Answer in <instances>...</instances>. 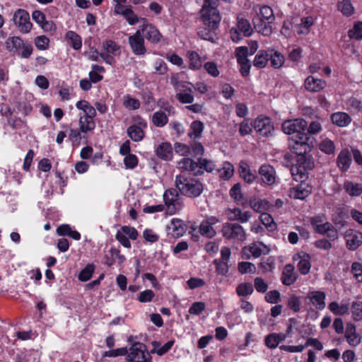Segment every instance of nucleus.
I'll use <instances>...</instances> for the list:
<instances>
[{
    "label": "nucleus",
    "mask_w": 362,
    "mask_h": 362,
    "mask_svg": "<svg viewBox=\"0 0 362 362\" xmlns=\"http://www.w3.org/2000/svg\"><path fill=\"white\" fill-rule=\"evenodd\" d=\"M218 6L219 0H204L199 11L200 19L204 27L199 28L197 34L204 40L214 41L215 31L221 21Z\"/></svg>",
    "instance_id": "nucleus-1"
},
{
    "label": "nucleus",
    "mask_w": 362,
    "mask_h": 362,
    "mask_svg": "<svg viewBox=\"0 0 362 362\" xmlns=\"http://www.w3.org/2000/svg\"><path fill=\"white\" fill-rule=\"evenodd\" d=\"M175 185L182 195L189 198L199 197L204 191V185L199 180L185 173L175 176Z\"/></svg>",
    "instance_id": "nucleus-2"
},
{
    "label": "nucleus",
    "mask_w": 362,
    "mask_h": 362,
    "mask_svg": "<svg viewBox=\"0 0 362 362\" xmlns=\"http://www.w3.org/2000/svg\"><path fill=\"white\" fill-rule=\"evenodd\" d=\"M291 158L293 156L289 153L284 154V158L288 161H291ZM296 163L292 165L291 171L295 180L298 179H307L308 170H312L314 166V159L310 153L300 155V156H295L293 158Z\"/></svg>",
    "instance_id": "nucleus-3"
},
{
    "label": "nucleus",
    "mask_w": 362,
    "mask_h": 362,
    "mask_svg": "<svg viewBox=\"0 0 362 362\" xmlns=\"http://www.w3.org/2000/svg\"><path fill=\"white\" fill-rule=\"evenodd\" d=\"M5 49L13 56L21 59H28L33 52V47L28 41L19 36H10L5 41Z\"/></svg>",
    "instance_id": "nucleus-4"
},
{
    "label": "nucleus",
    "mask_w": 362,
    "mask_h": 362,
    "mask_svg": "<svg viewBox=\"0 0 362 362\" xmlns=\"http://www.w3.org/2000/svg\"><path fill=\"white\" fill-rule=\"evenodd\" d=\"M308 122L302 118L285 120L281 124L282 131L286 134H295L292 139L308 136L306 129Z\"/></svg>",
    "instance_id": "nucleus-5"
},
{
    "label": "nucleus",
    "mask_w": 362,
    "mask_h": 362,
    "mask_svg": "<svg viewBox=\"0 0 362 362\" xmlns=\"http://www.w3.org/2000/svg\"><path fill=\"white\" fill-rule=\"evenodd\" d=\"M151 356L146 349V346L141 342L134 343L127 355V362H152Z\"/></svg>",
    "instance_id": "nucleus-6"
},
{
    "label": "nucleus",
    "mask_w": 362,
    "mask_h": 362,
    "mask_svg": "<svg viewBox=\"0 0 362 362\" xmlns=\"http://www.w3.org/2000/svg\"><path fill=\"white\" fill-rule=\"evenodd\" d=\"M314 138L308 135L302 136L298 139H291L289 142V148L295 156H300L310 153Z\"/></svg>",
    "instance_id": "nucleus-7"
},
{
    "label": "nucleus",
    "mask_w": 362,
    "mask_h": 362,
    "mask_svg": "<svg viewBox=\"0 0 362 362\" xmlns=\"http://www.w3.org/2000/svg\"><path fill=\"white\" fill-rule=\"evenodd\" d=\"M254 129L262 137L268 138L274 136V127L272 119L263 115L257 116L253 121Z\"/></svg>",
    "instance_id": "nucleus-8"
},
{
    "label": "nucleus",
    "mask_w": 362,
    "mask_h": 362,
    "mask_svg": "<svg viewBox=\"0 0 362 362\" xmlns=\"http://www.w3.org/2000/svg\"><path fill=\"white\" fill-rule=\"evenodd\" d=\"M163 201L167 207V213L173 215L182 209V203L177 189L170 188L163 193Z\"/></svg>",
    "instance_id": "nucleus-9"
},
{
    "label": "nucleus",
    "mask_w": 362,
    "mask_h": 362,
    "mask_svg": "<svg viewBox=\"0 0 362 362\" xmlns=\"http://www.w3.org/2000/svg\"><path fill=\"white\" fill-rule=\"evenodd\" d=\"M223 238L227 240L243 242L246 240V233L239 223H225L221 229Z\"/></svg>",
    "instance_id": "nucleus-10"
},
{
    "label": "nucleus",
    "mask_w": 362,
    "mask_h": 362,
    "mask_svg": "<svg viewBox=\"0 0 362 362\" xmlns=\"http://www.w3.org/2000/svg\"><path fill=\"white\" fill-rule=\"evenodd\" d=\"M136 124L130 125L127 129L128 136L135 142H139L144 139L145 136V132L148 127L146 119L140 116L137 117V119H134Z\"/></svg>",
    "instance_id": "nucleus-11"
},
{
    "label": "nucleus",
    "mask_w": 362,
    "mask_h": 362,
    "mask_svg": "<svg viewBox=\"0 0 362 362\" xmlns=\"http://www.w3.org/2000/svg\"><path fill=\"white\" fill-rule=\"evenodd\" d=\"M13 21L19 31L23 34L30 33L33 28L29 13L25 9L19 8L16 10L13 14Z\"/></svg>",
    "instance_id": "nucleus-12"
},
{
    "label": "nucleus",
    "mask_w": 362,
    "mask_h": 362,
    "mask_svg": "<svg viewBox=\"0 0 362 362\" xmlns=\"http://www.w3.org/2000/svg\"><path fill=\"white\" fill-rule=\"evenodd\" d=\"M186 230L187 225L184 221L180 218H173L166 226L167 235L172 238L177 239L182 237Z\"/></svg>",
    "instance_id": "nucleus-13"
},
{
    "label": "nucleus",
    "mask_w": 362,
    "mask_h": 362,
    "mask_svg": "<svg viewBox=\"0 0 362 362\" xmlns=\"http://www.w3.org/2000/svg\"><path fill=\"white\" fill-rule=\"evenodd\" d=\"M128 42L132 52L135 55H143L146 52L144 45V38L140 30H137L134 35L128 37Z\"/></svg>",
    "instance_id": "nucleus-14"
},
{
    "label": "nucleus",
    "mask_w": 362,
    "mask_h": 362,
    "mask_svg": "<svg viewBox=\"0 0 362 362\" xmlns=\"http://www.w3.org/2000/svg\"><path fill=\"white\" fill-rule=\"evenodd\" d=\"M262 182L268 186L273 185L276 182V170L269 164H264L258 170Z\"/></svg>",
    "instance_id": "nucleus-15"
},
{
    "label": "nucleus",
    "mask_w": 362,
    "mask_h": 362,
    "mask_svg": "<svg viewBox=\"0 0 362 362\" xmlns=\"http://www.w3.org/2000/svg\"><path fill=\"white\" fill-rule=\"evenodd\" d=\"M300 182L296 187H293L291 190V197L303 200L308 197L312 192V186L305 182L306 179H298Z\"/></svg>",
    "instance_id": "nucleus-16"
},
{
    "label": "nucleus",
    "mask_w": 362,
    "mask_h": 362,
    "mask_svg": "<svg viewBox=\"0 0 362 362\" xmlns=\"http://www.w3.org/2000/svg\"><path fill=\"white\" fill-rule=\"evenodd\" d=\"M346 245L348 250L354 251L362 245V233L347 230L345 233Z\"/></svg>",
    "instance_id": "nucleus-17"
},
{
    "label": "nucleus",
    "mask_w": 362,
    "mask_h": 362,
    "mask_svg": "<svg viewBox=\"0 0 362 362\" xmlns=\"http://www.w3.org/2000/svg\"><path fill=\"white\" fill-rule=\"evenodd\" d=\"M248 204L254 211L260 214L269 211L272 207V204L268 200L256 196L251 197Z\"/></svg>",
    "instance_id": "nucleus-18"
},
{
    "label": "nucleus",
    "mask_w": 362,
    "mask_h": 362,
    "mask_svg": "<svg viewBox=\"0 0 362 362\" xmlns=\"http://www.w3.org/2000/svg\"><path fill=\"white\" fill-rule=\"evenodd\" d=\"M252 23L255 30L264 36H269L272 33V23L266 19L254 15Z\"/></svg>",
    "instance_id": "nucleus-19"
},
{
    "label": "nucleus",
    "mask_w": 362,
    "mask_h": 362,
    "mask_svg": "<svg viewBox=\"0 0 362 362\" xmlns=\"http://www.w3.org/2000/svg\"><path fill=\"white\" fill-rule=\"evenodd\" d=\"M337 166L341 173H346L352 163L351 155L348 148L341 150L337 158Z\"/></svg>",
    "instance_id": "nucleus-20"
},
{
    "label": "nucleus",
    "mask_w": 362,
    "mask_h": 362,
    "mask_svg": "<svg viewBox=\"0 0 362 362\" xmlns=\"http://www.w3.org/2000/svg\"><path fill=\"white\" fill-rule=\"evenodd\" d=\"M327 86L325 80L317 78L313 76H308L304 83L305 88L311 93L320 92Z\"/></svg>",
    "instance_id": "nucleus-21"
},
{
    "label": "nucleus",
    "mask_w": 362,
    "mask_h": 362,
    "mask_svg": "<svg viewBox=\"0 0 362 362\" xmlns=\"http://www.w3.org/2000/svg\"><path fill=\"white\" fill-rule=\"evenodd\" d=\"M238 172L240 177L247 184L253 183L258 178L251 170L249 164L244 160L240 162Z\"/></svg>",
    "instance_id": "nucleus-22"
},
{
    "label": "nucleus",
    "mask_w": 362,
    "mask_h": 362,
    "mask_svg": "<svg viewBox=\"0 0 362 362\" xmlns=\"http://www.w3.org/2000/svg\"><path fill=\"white\" fill-rule=\"evenodd\" d=\"M298 277L295 272L294 266L291 264H286L282 272L281 282L285 286H291L295 283Z\"/></svg>",
    "instance_id": "nucleus-23"
},
{
    "label": "nucleus",
    "mask_w": 362,
    "mask_h": 362,
    "mask_svg": "<svg viewBox=\"0 0 362 362\" xmlns=\"http://www.w3.org/2000/svg\"><path fill=\"white\" fill-rule=\"evenodd\" d=\"M330 119L332 124L339 127H348L351 121V117L345 112H336L331 115Z\"/></svg>",
    "instance_id": "nucleus-24"
},
{
    "label": "nucleus",
    "mask_w": 362,
    "mask_h": 362,
    "mask_svg": "<svg viewBox=\"0 0 362 362\" xmlns=\"http://www.w3.org/2000/svg\"><path fill=\"white\" fill-rule=\"evenodd\" d=\"M315 232L320 235H326L330 240H334L338 238L337 229L328 221L317 226L315 229Z\"/></svg>",
    "instance_id": "nucleus-25"
},
{
    "label": "nucleus",
    "mask_w": 362,
    "mask_h": 362,
    "mask_svg": "<svg viewBox=\"0 0 362 362\" xmlns=\"http://www.w3.org/2000/svg\"><path fill=\"white\" fill-rule=\"evenodd\" d=\"M315 24V21L313 16H308L302 17L300 23L296 25V32L298 35H307L310 33L311 28Z\"/></svg>",
    "instance_id": "nucleus-26"
},
{
    "label": "nucleus",
    "mask_w": 362,
    "mask_h": 362,
    "mask_svg": "<svg viewBox=\"0 0 362 362\" xmlns=\"http://www.w3.org/2000/svg\"><path fill=\"white\" fill-rule=\"evenodd\" d=\"M142 33L144 36L153 43H157L160 40L161 35L159 30L152 24L144 25Z\"/></svg>",
    "instance_id": "nucleus-27"
},
{
    "label": "nucleus",
    "mask_w": 362,
    "mask_h": 362,
    "mask_svg": "<svg viewBox=\"0 0 362 362\" xmlns=\"http://www.w3.org/2000/svg\"><path fill=\"white\" fill-rule=\"evenodd\" d=\"M297 255L300 259L297 264L299 272L302 275L308 274L311 268L310 255L304 252H299Z\"/></svg>",
    "instance_id": "nucleus-28"
},
{
    "label": "nucleus",
    "mask_w": 362,
    "mask_h": 362,
    "mask_svg": "<svg viewBox=\"0 0 362 362\" xmlns=\"http://www.w3.org/2000/svg\"><path fill=\"white\" fill-rule=\"evenodd\" d=\"M286 339L284 333H271L265 337L264 344L270 349H276L280 343Z\"/></svg>",
    "instance_id": "nucleus-29"
},
{
    "label": "nucleus",
    "mask_w": 362,
    "mask_h": 362,
    "mask_svg": "<svg viewBox=\"0 0 362 362\" xmlns=\"http://www.w3.org/2000/svg\"><path fill=\"white\" fill-rule=\"evenodd\" d=\"M197 171L195 173V176L202 175L204 171L212 173L216 168V165L213 160L203 158H197Z\"/></svg>",
    "instance_id": "nucleus-30"
},
{
    "label": "nucleus",
    "mask_w": 362,
    "mask_h": 362,
    "mask_svg": "<svg viewBox=\"0 0 362 362\" xmlns=\"http://www.w3.org/2000/svg\"><path fill=\"white\" fill-rule=\"evenodd\" d=\"M157 156L163 160H170L173 158V148L169 142H163L156 148Z\"/></svg>",
    "instance_id": "nucleus-31"
},
{
    "label": "nucleus",
    "mask_w": 362,
    "mask_h": 362,
    "mask_svg": "<svg viewBox=\"0 0 362 362\" xmlns=\"http://www.w3.org/2000/svg\"><path fill=\"white\" fill-rule=\"evenodd\" d=\"M204 129V124L200 120H194L190 124L188 136L193 141L200 139Z\"/></svg>",
    "instance_id": "nucleus-32"
},
{
    "label": "nucleus",
    "mask_w": 362,
    "mask_h": 362,
    "mask_svg": "<svg viewBox=\"0 0 362 362\" xmlns=\"http://www.w3.org/2000/svg\"><path fill=\"white\" fill-rule=\"evenodd\" d=\"M308 298L313 305L317 309L322 310L325 307V298L326 295L324 291H316L308 293Z\"/></svg>",
    "instance_id": "nucleus-33"
},
{
    "label": "nucleus",
    "mask_w": 362,
    "mask_h": 362,
    "mask_svg": "<svg viewBox=\"0 0 362 362\" xmlns=\"http://www.w3.org/2000/svg\"><path fill=\"white\" fill-rule=\"evenodd\" d=\"M269 60V52L268 49H260L255 55L253 60V65L258 69H263L267 66Z\"/></svg>",
    "instance_id": "nucleus-34"
},
{
    "label": "nucleus",
    "mask_w": 362,
    "mask_h": 362,
    "mask_svg": "<svg viewBox=\"0 0 362 362\" xmlns=\"http://www.w3.org/2000/svg\"><path fill=\"white\" fill-rule=\"evenodd\" d=\"M269 61H270L271 66L274 69H279L283 66L285 62V57L284 54L274 49H269Z\"/></svg>",
    "instance_id": "nucleus-35"
},
{
    "label": "nucleus",
    "mask_w": 362,
    "mask_h": 362,
    "mask_svg": "<svg viewBox=\"0 0 362 362\" xmlns=\"http://www.w3.org/2000/svg\"><path fill=\"white\" fill-rule=\"evenodd\" d=\"M337 10L346 17H350L355 13V8L351 0H342L337 4Z\"/></svg>",
    "instance_id": "nucleus-36"
},
{
    "label": "nucleus",
    "mask_w": 362,
    "mask_h": 362,
    "mask_svg": "<svg viewBox=\"0 0 362 362\" xmlns=\"http://www.w3.org/2000/svg\"><path fill=\"white\" fill-rule=\"evenodd\" d=\"M187 56L189 60V69L197 71L202 68V59L196 51H188Z\"/></svg>",
    "instance_id": "nucleus-37"
},
{
    "label": "nucleus",
    "mask_w": 362,
    "mask_h": 362,
    "mask_svg": "<svg viewBox=\"0 0 362 362\" xmlns=\"http://www.w3.org/2000/svg\"><path fill=\"white\" fill-rule=\"evenodd\" d=\"M180 168L188 172H191L194 176H195V173L197 171V160H194L190 158H183L179 162Z\"/></svg>",
    "instance_id": "nucleus-38"
},
{
    "label": "nucleus",
    "mask_w": 362,
    "mask_h": 362,
    "mask_svg": "<svg viewBox=\"0 0 362 362\" xmlns=\"http://www.w3.org/2000/svg\"><path fill=\"white\" fill-rule=\"evenodd\" d=\"M66 39L71 43V47L75 50H80L82 47L81 37L73 30H69L65 35Z\"/></svg>",
    "instance_id": "nucleus-39"
},
{
    "label": "nucleus",
    "mask_w": 362,
    "mask_h": 362,
    "mask_svg": "<svg viewBox=\"0 0 362 362\" xmlns=\"http://www.w3.org/2000/svg\"><path fill=\"white\" fill-rule=\"evenodd\" d=\"M230 196L240 205L245 206L246 199L243 197L240 183L235 184L230 189Z\"/></svg>",
    "instance_id": "nucleus-40"
},
{
    "label": "nucleus",
    "mask_w": 362,
    "mask_h": 362,
    "mask_svg": "<svg viewBox=\"0 0 362 362\" xmlns=\"http://www.w3.org/2000/svg\"><path fill=\"white\" fill-rule=\"evenodd\" d=\"M91 69L92 70L88 74L90 81L93 83H96L102 81L103 79V76L100 74L105 72V67L98 64H93L91 66Z\"/></svg>",
    "instance_id": "nucleus-41"
},
{
    "label": "nucleus",
    "mask_w": 362,
    "mask_h": 362,
    "mask_svg": "<svg viewBox=\"0 0 362 362\" xmlns=\"http://www.w3.org/2000/svg\"><path fill=\"white\" fill-rule=\"evenodd\" d=\"M259 221L269 232L274 231L277 228L276 223L274 222L273 217L267 211L260 214Z\"/></svg>",
    "instance_id": "nucleus-42"
},
{
    "label": "nucleus",
    "mask_w": 362,
    "mask_h": 362,
    "mask_svg": "<svg viewBox=\"0 0 362 362\" xmlns=\"http://www.w3.org/2000/svg\"><path fill=\"white\" fill-rule=\"evenodd\" d=\"M255 15L266 19L271 23H273L275 20V16L272 8L267 5L261 6L259 7V11H257Z\"/></svg>",
    "instance_id": "nucleus-43"
},
{
    "label": "nucleus",
    "mask_w": 362,
    "mask_h": 362,
    "mask_svg": "<svg viewBox=\"0 0 362 362\" xmlns=\"http://www.w3.org/2000/svg\"><path fill=\"white\" fill-rule=\"evenodd\" d=\"M253 291V285L250 282L240 283L235 288V292L239 297H247L252 295Z\"/></svg>",
    "instance_id": "nucleus-44"
},
{
    "label": "nucleus",
    "mask_w": 362,
    "mask_h": 362,
    "mask_svg": "<svg viewBox=\"0 0 362 362\" xmlns=\"http://www.w3.org/2000/svg\"><path fill=\"white\" fill-rule=\"evenodd\" d=\"M123 106L129 110H136L141 107V102L139 99L127 94L123 96Z\"/></svg>",
    "instance_id": "nucleus-45"
},
{
    "label": "nucleus",
    "mask_w": 362,
    "mask_h": 362,
    "mask_svg": "<svg viewBox=\"0 0 362 362\" xmlns=\"http://www.w3.org/2000/svg\"><path fill=\"white\" fill-rule=\"evenodd\" d=\"M348 36L350 39L358 41L362 40V21H355L353 28L348 31Z\"/></svg>",
    "instance_id": "nucleus-46"
},
{
    "label": "nucleus",
    "mask_w": 362,
    "mask_h": 362,
    "mask_svg": "<svg viewBox=\"0 0 362 362\" xmlns=\"http://www.w3.org/2000/svg\"><path fill=\"white\" fill-rule=\"evenodd\" d=\"M344 189L350 196L358 197L362 194V184L346 181L344 182Z\"/></svg>",
    "instance_id": "nucleus-47"
},
{
    "label": "nucleus",
    "mask_w": 362,
    "mask_h": 362,
    "mask_svg": "<svg viewBox=\"0 0 362 362\" xmlns=\"http://www.w3.org/2000/svg\"><path fill=\"white\" fill-rule=\"evenodd\" d=\"M152 123L157 127H163L168 122L167 115L162 111H157L152 115Z\"/></svg>",
    "instance_id": "nucleus-48"
},
{
    "label": "nucleus",
    "mask_w": 362,
    "mask_h": 362,
    "mask_svg": "<svg viewBox=\"0 0 362 362\" xmlns=\"http://www.w3.org/2000/svg\"><path fill=\"white\" fill-rule=\"evenodd\" d=\"M103 47L105 53H109L114 56L120 54V47L112 40H107L103 42Z\"/></svg>",
    "instance_id": "nucleus-49"
},
{
    "label": "nucleus",
    "mask_w": 362,
    "mask_h": 362,
    "mask_svg": "<svg viewBox=\"0 0 362 362\" xmlns=\"http://www.w3.org/2000/svg\"><path fill=\"white\" fill-rule=\"evenodd\" d=\"M78 123L81 131L83 133L91 132L95 128L94 119L86 117L85 116L80 117Z\"/></svg>",
    "instance_id": "nucleus-50"
},
{
    "label": "nucleus",
    "mask_w": 362,
    "mask_h": 362,
    "mask_svg": "<svg viewBox=\"0 0 362 362\" xmlns=\"http://www.w3.org/2000/svg\"><path fill=\"white\" fill-rule=\"evenodd\" d=\"M199 231L202 236L208 238H212L216 235L215 229L210 225V223L204 221V220L199 226Z\"/></svg>",
    "instance_id": "nucleus-51"
},
{
    "label": "nucleus",
    "mask_w": 362,
    "mask_h": 362,
    "mask_svg": "<svg viewBox=\"0 0 362 362\" xmlns=\"http://www.w3.org/2000/svg\"><path fill=\"white\" fill-rule=\"evenodd\" d=\"M238 126L239 127L238 132L241 136H245L252 134L254 129L253 122L250 123L249 119H244L240 123L235 124V127Z\"/></svg>",
    "instance_id": "nucleus-52"
},
{
    "label": "nucleus",
    "mask_w": 362,
    "mask_h": 362,
    "mask_svg": "<svg viewBox=\"0 0 362 362\" xmlns=\"http://www.w3.org/2000/svg\"><path fill=\"white\" fill-rule=\"evenodd\" d=\"M319 149L325 154L332 155L335 151V144L331 139L326 138L319 144Z\"/></svg>",
    "instance_id": "nucleus-53"
},
{
    "label": "nucleus",
    "mask_w": 362,
    "mask_h": 362,
    "mask_svg": "<svg viewBox=\"0 0 362 362\" xmlns=\"http://www.w3.org/2000/svg\"><path fill=\"white\" fill-rule=\"evenodd\" d=\"M95 265L93 264H88L78 274V279L79 281L86 282L90 280L94 273Z\"/></svg>",
    "instance_id": "nucleus-54"
},
{
    "label": "nucleus",
    "mask_w": 362,
    "mask_h": 362,
    "mask_svg": "<svg viewBox=\"0 0 362 362\" xmlns=\"http://www.w3.org/2000/svg\"><path fill=\"white\" fill-rule=\"evenodd\" d=\"M329 309L334 315H343L348 313L349 305L346 304L339 305L337 302L333 301L329 304Z\"/></svg>",
    "instance_id": "nucleus-55"
},
{
    "label": "nucleus",
    "mask_w": 362,
    "mask_h": 362,
    "mask_svg": "<svg viewBox=\"0 0 362 362\" xmlns=\"http://www.w3.org/2000/svg\"><path fill=\"white\" fill-rule=\"evenodd\" d=\"M237 28H238L245 37L250 36L253 31L250 23L245 18L238 19Z\"/></svg>",
    "instance_id": "nucleus-56"
},
{
    "label": "nucleus",
    "mask_w": 362,
    "mask_h": 362,
    "mask_svg": "<svg viewBox=\"0 0 362 362\" xmlns=\"http://www.w3.org/2000/svg\"><path fill=\"white\" fill-rule=\"evenodd\" d=\"M351 310L353 319L355 321H361L362 320V301L352 302Z\"/></svg>",
    "instance_id": "nucleus-57"
},
{
    "label": "nucleus",
    "mask_w": 362,
    "mask_h": 362,
    "mask_svg": "<svg viewBox=\"0 0 362 362\" xmlns=\"http://www.w3.org/2000/svg\"><path fill=\"white\" fill-rule=\"evenodd\" d=\"M213 264L216 266V272L218 275L226 276L228 272V265L226 262H223L220 259H215Z\"/></svg>",
    "instance_id": "nucleus-58"
},
{
    "label": "nucleus",
    "mask_w": 362,
    "mask_h": 362,
    "mask_svg": "<svg viewBox=\"0 0 362 362\" xmlns=\"http://www.w3.org/2000/svg\"><path fill=\"white\" fill-rule=\"evenodd\" d=\"M238 269L240 273L254 274L256 272L255 265L249 262H240L238 263Z\"/></svg>",
    "instance_id": "nucleus-59"
},
{
    "label": "nucleus",
    "mask_w": 362,
    "mask_h": 362,
    "mask_svg": "<svg viewBox=\"0 0 362 362\" xmlns=\"http://www.w3.org/2000/svg\"><path fill=\"white\" fill-rule=\"evenodd\" d=\"M296 330L301 335L302 337H308L314 334L313 327L310 324H298L296 327Z\"/></svg>",
    "instance_id": "nucleus-60"
},
{
    "label": "nucleus",
    "mask_w": 362,
    "mask_h": 362,
    "mask_svg": "<svg viewBox=\"0 0 362 362\" xmlns=\"http://www.w3.org/2000/svg\"><path fill=\"white\" fill-rule=\"evenodd\" d=\"M351 273L357 282L362 283V264L358 262H353L351 267Z\"/></svg>",
    "instance_id": "nucleus-61"
},
{
    "label": "nucleus",
    "mask_w": 362,
    "mask_h": 362,
    "mask_svg": "<svg viewBox=\"0 0 362 362\" xmlns=\"http://www.w3.org/2000/svg\"><path fill=\"white\" fill-rule=\"evenodd\" d=\"M124 164L127 169H134L139 163V159L134 154H129L124 158Z\"/></svg>",
    "instance_id": "nucleus-62"
},
{
    "label": "nucleus",
    "mask_w": 362,
    "mask_h": 362,
    "mask_svg": "<svg viewBox=\"0 0 362 362\" xmlns=\"http://www.w3.org/2000/svg\"><path fill=\"white\" fill-rule=\"evenodd\" d=\"M253 287L261 293H264L268 289V284L261 277H255Z\"/></svg>",
    "instance_id": "nucleus-63"
},
{
    "label": "nucleus",
    "mask_w": 362,
    "mask_h": 362,
    "mask_svg": "<svg viewBox=\"0 0 362 362\" xmlns=\"http://www.w3.org/2000/svg\"><path fill=\"white\" fill-rule=\"evenodd\" d=\"M264 300L269 303L276 304L281 301V294L277 290L270 291L266 293Z\"/></svg>",
    "instance_id": "nucleus-64"
}]
</instances>
